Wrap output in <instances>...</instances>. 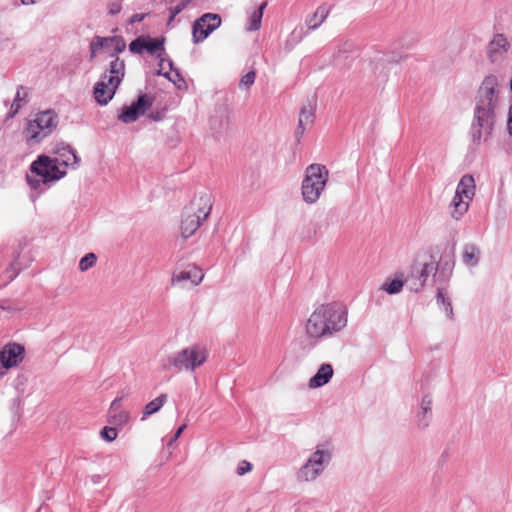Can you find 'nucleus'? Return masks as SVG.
I'll use <instances>...</instances> for the list:
<instances>
[{
  "label": "nucleus",
  "instance_id": "obj_1",
  "mask_svg": "<svg viewBox=\"0 0 512 512\" xmlns=\"http://www.w3.org/2000/svg\"><path fill=\"white\" fill-rule=\"evenodd\" d=\"M501 104L499 79L496 75H487L482 80L475 97L474 116L471 124V138L474 144L480 145L487 142L492 136Z\"/></svg>",
  "mask_w": 512,
  "mask_h": 512
},
{
  "label": "nucleus",
  "instance_id": "obj_2",
  "mask_svg": "<svg viewBox=\"0 0 512 512\" xmlns=\"http://www.w3.org/2000/svg\"><path fill=\"white\" fill-rule=\"evenodd\" d=\"M56 156L40 155L30 166L26 175L27 184L35 190H41L44 185L55 182L66 175V168H77L80 157L75 150L65 144L55 149Z\"/></svg>",
  "mask_w": 512,
  "mask_h": 512
},
{
  "label": "nucleus",
  "instance_id": "obj_3",
  "mask_svg": "<svg viewBox=\"0 0 512 512\" xmlns=\"http://www.w3.org/2000/svg\"><path fill=\"white\" fill-rule=\"evenodd\" d=\"M348 323V309L341 302L318 306L308 317L305 332L309 339L320 341L341 332Z\"/></svg>",
  "mask_w": 512,
  "mask_h": 512
},
{
  "label": "nucleus",
  "instance_id": "obj_4",
  "mask_svg": "<svg viewBox=\"0 0 512 512\" xmlns=\"http://www.w3.org/2000/svg\"><path fill=\"white\" fill-rule=\"evenodd\" d=\"M125 76V62L120 58L113 59L101 79L96 82L93 95L99 105H107L114 97L116 90Z\"/></svg>",
  "mask_w": 512,
  "mask_h": 512
},
{
  "label": "nucleus",
  "instance_id": "obj_5",
  "mask_svg": "<svg viewBox=\"0 0 512 512\" xmlns=\"http://www.w3.org/2000/svg\"><path fill=\"white\" fill-rule=\"evenodd\" d=\"M211 208V197L208 194L200 195L185 207L180 227L183 238L192 236L198 230L201 224L208 218Z\"/></svg>",
  "mask_w": 512,
  "mask_h": 512
},
{
  "label": "nucleus",
  "instance_id": "obj_6",
  "mask_svg": "<svg viewBox=\"0 0 512 512\" xmlns=\"http://www.w3.org/2000/svg\"><path fill=\"white\" fill-rule=\"evenodd\" d=\"M329 180V170L321 164H310L306 170L301 185V194L307 204H315L326 189Z\"/></svg>",
  "mask_w": 512,
  "mask_h": 512
},
{
  "label": "nucleus",
  "instance_id": "obj_7",
  "mask_svg": "<svg viewBox=\"0 0 512 512\" xmlns=\"http://www.w3.org/2000/svg\"><path fill=\"white\" fill-rule=\"evenodd\" d=\"M208 354V350L204 346L193 344L168 356L164 367L173 368L179 372H194L207 361Z\"/></svg>",
  "mask_w": 512,
  "mask_h": 512
},
{
  "label": "nucleus",
  "instance_id": "obj_8",
  "mask_svg": "<svg viewBox=\"0 0 512 512\" xmlns=\"http://www.w3.org/2000/svg\"><path fill=\"white\" fill-rule=\"evenodd\" d=\"M58 125V115L49 109L35 114L28 120L25 128V136L30 144L39 143L48 137Z\"/></svg>",
  "mask_w": 512,
  "mask_h": 512
},
{
  "label": "nucleus",
  "instance_id": "obj_9",
  "mask_svg": "<svg viewBox=\"0 0 512 512\" xmlns=\"http://www.w3.org/2000/svg\"><path fill=\"white\" fill-rule=\"evenodd\" d=\"M332 458L331 450L324 444H318L314 452L310 454L306 462L297 472V480L300 482H311L316 480L330 464Z\"/></svg>",
  "mask_w": 512,
  "mask_h": 512
},
{
  "label": "nucleus",
  "instance_id": "obj_10",
  "mask_svg": "<svg viewBox=\"0 0 512 512\" xmlns=\"http://www.w3.org/2000/svg\"><path fill=\"white\" fill-rule=\"evenodd\" d=\"M221 25V17L218 14L206 13L197 19L192 26L193 42L198 44L205 40L214 30Z\"/></svg>",
  "mask_w": 512,
  "mask_h": 512
},
{
  "label": "nucleus",
  "instance_id": "obj_11",
  "mask_svg": "<svg viewBox=\"0 0 512 512\" xmlns=\"http://www.w3.org/2000/svg\"><path fill=\"white\" fill-rule=\"evenodd\" d=\"M154 98L147 94H142L138 97L137 101L128 107H124L122 112L118 115V119L123 123L135 122L141 115L150 109L153 105Z\"/></svg>",
  "mask_w": 512,
  "mask_h": 512
},
{
  "label": "nucleus",
  "instance_id": "obj_12",
  "mask_svg": "<svg viewBox=\"0 0 512 512\" xmlns=\"http://www.w3.org/2000/svg\"><path fill=\"white\" fill-rule=\"evenodd\" d=\"M204 278L203 271L196 265L189 264L184 269L173 273L171 278L172 285H180L182 287L197 286Z\"/></svg>",
  "mask_w": 512,
  "mask_h": 512
},
{
  "label": "nucleus",
  "instance_id": "obj_13",
  "mask_svg": "<svg viewBox=\"0 0 512 512\" xmlns=\"http://www.w3.org/2000/svg\"><path fill=\"white\" fill-rule=\"evenodd\" d=\"M334 370L328 363L322 364L316 374L310 378L308 386L311 389L319 388L326 385L333 377Z\"/></svg>",
  "mask_w": 512,
  "mask_h": 512
},
{
  "label": "nucleus",
  "instance_id": "obj_14",
  "mask_svg": "<svg viewBox=\"0 0 512 512\" xmlns=\"http://www.w3.org/2000/svg\"><path fill=\"white\" fill-rule=\"evenodd\" d=\"M475 192H476V184H475L474 177L470 174H465L464 176H462V178L460 179V181L457 185L455 195L465 198L468 201H471L473 199V197L475 196Z\"/></svg>",
  "mask_w": 512,
  "mask_h": 512
},
{
  "label": "nucleus",
  "instance_id": "obj_15",
  "mask_svg": "<svg viewBox=\"0 0 512 512\" xmlns=\"http://www.w3.org/2000/svg\"><path fill=\"white\" fill-rule=\"evenodd\" d=\"M432 397L425 395L422 398L420 411L417 414L418 426L425 429L429 426L432 417Z\"/></svg>",
  "mask_w": 512,
  "mask_h": 512
},
{
  "label": "nucleus",
  "instance_id": "obj_16",
  "mask_svg": "<svg viewBox=\"0 0 512 512\" xmlns=\"http://www.w3.org/2000/svg\"><path fill=\"white\" fill-rule=\"evenodd\" d=\"M315 117V105L309 103L304 106L299 115V122L296 133L298 135H303L307 126L312 125Z\"/></svg>",
  "mask_w": 512,
  "mask_h": 512
},
{
  "label": "nucleus",
  "instance_id": "obj_17",
  "mask_svg": "<svg viewBox=\"0 0 512 512\" xmlns=\"http://www.w3.org/2000/svg\"><path fill=\"white\" fill-rule=\"evenodd\" d=\"M330 13V7L326 4L319 6L312 16L306 19V25L308 29H317L328 17Z\"/></svg>",
  "mask_w": 512,
  "mask_h": 512
},
{
  "label": "nucleus",
  "instance_id": "obj_18",
  "mask_svg": "<svg viewBox=\"0 0 512 512\" xmlns=\"http://www.w3.org/2000/svg\"><path fill=\"white\" fill-rule=\"evenodd\" d=\"M469 206L470 201H468L465 198L454 195L452 202L450 204V216L456 221L460 220L468 211Z\"/></svg>",
  "mask_w": 512,
  "mask_h": 512
},
{
  "label": "nucleus",
  "instance_id": "obj_19",
  "mask_svg": "<svg viewBox=\"0 0 512 512\" xmlns=\"http://www.w3.org/2000/svg\"><path fill=\"white\" fill-rule=\"evenodd\" d=\"M480 249L474 244H466L463 248L462 260L468 267H475L479 263Z\"/></svg>",
  "mask_w": 512,
  "mask_h": 512
},
{
  "label": "nucleus",
  "instance_id": "obj_20",
  "mask_svg": "<svg viewBox=\"0 0 512 512\" xmlns=\"http://www.w3.org/2000/svg\"><path fill=\"white\" fill-rule=\"evenodd\" d=\"M167 401V395L161 394L154 400L147 403L143 409L142 420H145L147 416L157 413Z\"/></svg>",
  "mask_w": 512,
  "mask_h": 512
},
{
  "label": "nucleus",
  "instance_id": "obj_21",
  "mask_svg": "<svg viewBox=\"0 0 512 512\" xmlns=\"http://www.w3.org/2000/svg\"><path fill=\"white\" fill-rule=\"evenodd\" d=\"M110 40H113V37L96 36L90 44L91 58H93L100 49H111L113 42H110Z\"/></svg>",
  "mask_w": 512,
  "mask_h": 512
},
{
  "label": "nucleus",
  "instance_id": "obj_22",
  "mask_svg": "<svg viewBox=\"0 0 512 512\" xmlns=\"http://www.w3.org/2000/svg\"><path fill=\"white\" fill-rule=\"evenodd\" d=\"M266 6H267L266 2L262 3L260 5V7L258 8V10L254 11L251 14V16L249 17V20H248V26H247L248 31H255L260 28L262 17H263V12H264V9L266 8Z\"/></svg>",
  "mask_w": 512,
  "mask_h": 512
},
{
  "label": "nucleus",
  "instance_id": "obj_23",
  "mask_svg": "<svg viewBox=\"0 0 512 512\" xmlns=\"http://www.w3.org/2000/svg\"><path fill=\"white\" fill-rule=\"evenodd\" d=\"M144 50L151 55L164 51V39L145 37Z\"/></svg>",
  "mask_w": 512,
  "mask_h": 512
},
{
  "label": "nucleus",
  "instance_id": "obj_24",
  "mask_svg": "<svg viewBox=\"0 0 512 512\" xmlns=\"http://www.w3.org/2000/svg\"><path fill=\"white\" fill-rule=\"evenodd\" d=\"M437 303L442 306L443 310L445 311L446 315L452 319L453 317V308L451 304V300L448 297L446 291L442 288L438 289L437 292Z\"/></svg>",
  "mask_w": 512,
  "mask_h": 512
},
{
  "label": "nucleus",
  "instance_id": "obj_25",
  "mask_svg": "<svg viewBox=\"0 0 512 512\" xmlns=\"http://www.w3.org/2000/svg\"><path fill=\"white\" fill-rule=\"evenodd\" d=\"M437 264L435 262L425 263L420 271L419 284L416 290L423 287L430 274L435 273Z\"/></svg>",
  "mask_w": 512,
  "mask_h": 512
},
{
  "label": "nucleus",
  "instance_id": "obj_26",
  "mask_svg": "<svg viewBox=\"0 0 512 512\" xmlns=\"http://www.w3.org/2000/svg\"><path fill=\"white\" fill-rule=\"evenodd\" d=\"M507 45H508L507 39L503 35L498 34L490 42L489 53L506 51Z\"/></svg>",
  "mask_w": 512,
  "mask_h": 512
},
{
  "label": "nucleus",
  "instance_id": "obj_27",
  "mask_svg": "<svg viewBox=\"0 0 512 512\" xmlns=\"http://www.w3.org/2000/svg\"><path fill=\"white\" fill-rule=\"evenodd\" d=\"M97 262V256L94 253H87L83 256L79 261V269L82 272H85L92 268Z\"/></svg>",
  "mask_w": 512,
  "mask_h": 512
},
{
  "label": "nucleus",
  "instance_id": "obj_28",
  "mask_svg": "<svg viewBox=\"0 0 512 512\" xmlns=\"http://www.w3.org/2000/svg\"><path fill=\"white\" fill-rule=\"evenodd\" d=\"M110 42H113L112 46V52L110 54L111 57L114 59L119 58L118 54L123 52L126 48V43L121 37L114 36L113 40H110Z\"/></svg>",
  "mask_w": 512,
  "mask_h": 512
},
{
  "label": "nucleus",
  "instance_id": "obj_29",
  "mask_svg": "<svg viewBox=\"0 0 512 512\" xmlns=\"http://www.w3.org/2000/svg\"><path fill=\"white\" fill-rule=\"evenodd\" d=\"M23 88L20 87L18 90H17V93L15 95V98L13 100V103L10 107V111H9V116L10 117H14L18 111L20 110V108L22 107V103L25 102V99H24V96L21 95V90Z\"/></svg>",
  "mask_w": 512,
  "mask_h": 512
},
{
  "label": "nucleus",
  "instance_id": "obj_30",
  "mask_svg": "<svg viewBox=\"0 0 512 512\" xmlns=\"http://www.w3.org/2000/svg\"><path fill=\"white\" fill-rule=\"evenodd\" d=\"M403 288V281L399 279H394L390 282H387L383 285V290H385L388 294H396L399 293Z\"/></svg>",
  "mask_w": 512,
  "mask_h": 512
},
{
  "label": "nucleus",
  "instance_id": "obj_31",
  "mask_svg": "<svg viewBox=\"0 0 512 512\" xmlns=\"http://www.w3.org/2000/svg\"><path fill=\"white\" fill-rule=\"evenodd\" d=\"M255 78H256V73L254 71L247 72L240 79L239 88L248 90L254 84Z\"/></svg>",
  "mask_w": 512,
  "mask_h": 512
},
{
  "label": "nucleus",
  "instance_id": "obj_32",
  "mask_svg": "<svg viewBox=\"0 0 512 512\" xmlns=\"http://www.w3.org/2000/svg\"><path fill=\"white\" fill-rule=\"evenodd\" d=\"M110 418L112 419V423L115 425H123L129 419V414L126 411H116L113 413H109Z\"/></svg>",
  "mask_w": 512,
  "mask_h": 512
},
{
  "label": "nucleus",
  "instance_id": "obj_33",
  "mask_svg": "<svg viewBox=\"0 0 512 512\" xmlns=\"http://www.w3.org/2000/svg\"><path fill=\"white\" fill-rule=\"evenodd\" d=\"M144 42H145L144 36H140V37H137L136 39H134L129 44L130 52L135 53V54H141L144 51Z\"/></svg>",
  "mask_w": 512,
  "mask_h": 512
},
{
  "label": "nucleus",
  "instance_id": "obj_34",
  "mask_svg": "<svg viewBox=\"0 0 512 512\" xmlns=\"http://www.w3.org/2000/svg\"><path fill=\"white\" fill-rule=\"evenodd\" d=\"M100 435L105 441L112 442L116 439L118 433L117 430L113 427H104L101 430Z\"/></svg>",
  "mask_w": 512,
  "mask_h": 512
},
{
  "label": "nucleus",
  "instance_id": "obj_35",
  "mask_svg": "<svg viewBox=\"0 0 512 512\" xmlns=\"http://www.w3.org/2000/svg\"><path fill=\"white\" fill-rule=\"evenodd\" d=\"M252 470V464L246 460L239 462L237 467V474L242 476Z\"/></svg>",
  "mask_w": 512,
  "mask_h": 512
},
{
  "label": "nucleus",
  "instance_id": "obj_36",
  "mask_svg": "<svg viewBox=\"0 0 512 512\" xmlns=\"http://www.w3.org/2000/svg\"><path fill=\"white\" fill-rule=\"evenodd\" d=\"M191 0H182L178 5L169 8V13L178 15L181 13L189 4Z\"/></svg>",
  "mask_w": 512,
  "mask_h": 512
},
{
  "label": "nucleus",
  "instance_id": "obj_37",
  "mask_svg": "<svg viewBox=\"0 0 512 512\" xmlns=\"http://www.w3.org/2000/svg\"><path fill=\"white\" fill-rule=\"evenodd\" d=\"M122 4L120 1H113L108 4V13L110 15H117L121 12Z\"/></svg>",
  "mask_w": 512,
  "mask_h": 512
},
{
  "label": "nucleus",
  "instance_id": "obj_38",
  "mask_svg": "<svg viewBox=\"0 0 512 512\" xmlns=\"http://www.w3.org/2000/svg\"><path fill=\"white\" fill-rule=\"evenodd\" d=\"M121 398H116L112 403H111V406H110V409H109V413H113V412H116V411H121L120 410V407H121Z\"/></svg>",
  "mask_w": 512,
  "mask_h": 512
},
{
  "label": "nucleus",
  "instance_id": "obj_39",
  "mask_svg": "<svg viewBox=\"0 0 512 512\" xmlns=\"http://www.w3.org/2000/svg\"><path fill=\"white\" fill-rule=\"evenodd\" d=\"M186 428V424H183L182 426H180L176 433L174 434V436L171 438L170 442H169V445H172L173 442H175L179 437L180 435L183 433V431L185 430Z\"/></svg>",
  "mask_w": 512,
  "mask_h": 512
},
{
  "label": "nucleus",
  "instance_id": "obj_40",
  "mask_svg": "<svg viewBox=\"0 0 512 512\" xmlns=\"http://www.w3.org/2000/svg\"><path fill=\"white\" fill-rule=\"evenodd\" d=\"M146 17V14H134L131 19H130V23L131 24H134V23H138V22H141L144 20V18Z\"/></svg>",
  "mask_w": 512,
  "mask_h": 512
},
{
  "label": "nucleus",
  "instance_id": "obj_41",
  "mask_svg": "<svg viewBox=\"0 0 512 512\" xmlns=\"http://www.w3.org/2000/svg\"><path fill=\"white\" fill-rule=\"evenodd\" d=\"M508 131L509 134L512 136V105L510 106L509 109Z\"/></svg>",
  "mask_w": 512,
  "mask_h": 512
},
{
  "label": "nucleus",
  "instance_id": "obj_42",
  "mask_svg": "<svg viewBox=\"0 0 512 512\" xmlns=\"http://www.w3.org/2000/svg\"><path fill=\"white\" fill-rule=\"evenodd\" d=\"M177 15H173L170 13V16H169V19H168V22H167V25L170 26L172 24V22L174 21L175 17Z\"/></svg>",
  "mask_w": 512,
  "mask_h": 512
},
{
  "label": "nucleus",
  "instance_id": "obj_43",
  "mask_svg": "<svg viewBox=\"0 0 512 512\" xmlns=\"http://www.w3.org/2000/svg\"><path fill=\"white\" fill-rule=\"evenodd\" d=\"M1 308L4 309V310L7 309L9 311H15V309H11L10 307H6L4 305H1Z\"/></svg>",
  "mask_w": 512,
  "mask_h": 512
},
{
  "label": "nucleus",
  "instance_id": "obj_44",
  "mask_svg": "<svg viewBox=\"0 0 512 512\" xmlns=\"http://www.w3.org/2000/svg\"><path fill=\"white\" fill-rule=\"evenodd\" d=\"M16 276V272H12V274L9 276L10 280H12Z\"/></svg>",
  "mask_w": 512,
  "mask_h": 512
},
{
  "label": "nucleus",
  "instance_id": "obj_45",
  "mask_svg": "<svg viewBox=\"0 0 512 512\" xmlns=\"http://www.w3.org/2000/svg\"><path fill=\"white\" fill-rule=\"evenodd\" d=\"M168 65H169V67L172 69L173 62H172L171 60H168Z\"/></svg>",
  "mask_w": 512,
  "mask_h": 512
},
{
  "label": "nucleus",
  "instance_id": "obj_46",
  "mask_svg": "<svg viewBox=\"0 0 512 512\" xmlns=\"http://www.w3.org/2000/svg\"><path fill=\"white\" fill-rule=\"evenodd\" d=\"M164 61H165V59L161 58V60H160V66L161 67L163 66Z\"/></svg>",
  "mask_w": 512,
  "mask_h": 512
},
{
  "label": "nucleus",
  "instance_id": "obj_47",
  "mask_svg": "<svg viewBox=\"0 0 512 512\" xmlns=\"http://www.w3.org/2000/svg\"><path fill=\"white\" fill-rule=\"evenodd\" d=\"M170 2H172V0H169Z\"/></svg>",
  "mask_w": 512,
  "mask_h": 512
}]
</instances>
